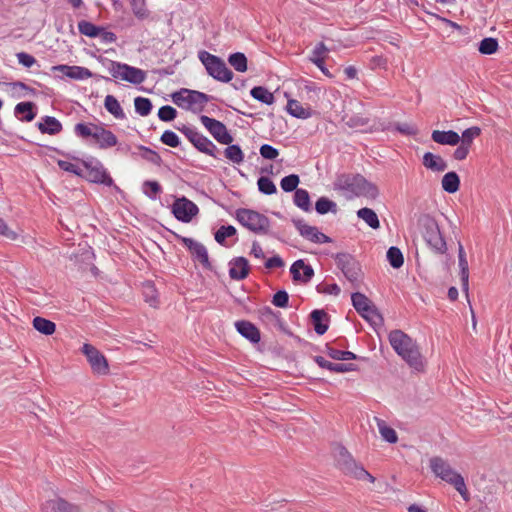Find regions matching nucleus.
Listing matches in <instances>:
<instances>
[{"label":"nucleus","mask_w":512,"mask_h":512,"mask_svg":"<svg viewBox=\"0 0 512 512\" xmlns=\"http://www.w3.org/2000/svg\"><path fill=\"white\" fill-rule=\"evenodd\" d=\"M389 341L395 352L417 372L424 370V359L416 342L401 330H393L389 334Z\"/></svg>","instance_id":"f257e3e1"},{"label":"nucleus","mask_w":512,"mask_h":512,"mask_svg":"<svg viewBox=\"0 0 512 512\" xmlns=\"http://www.w3.org/2000/svg\"><path fill=\"white\" fill-rule=\"evenodd\" d=\"M429 466L436 477L453 485L462 498L465 501H469V493L464 478L451 467L447 460L439 456H434L430 458Z\"/></svg>","instance_id":"f03ea898"},{"label":"nucleus","mask_w":512,"mask_h":512,"mask_svg":"<svg viewBox=\"0 0 512 512\" xmlns=\"http://www.w3.org/2000/svg\"><path fill=\"white\" fill-rule=\"evenodd\" d=\"M172 100L177 106L185 110L200 113L209 101V96L196 90L181 89L172 94Z\"/></svg>","instance_id":"7ed1b4c3"},{"label":"nucleus","mask_w":512,"mask_h":512,"mask_svg":"<svg viewBox=\"0 0 512 512\" xmlns=\"http://www.w3.org/2000/svg\"><path fill=\"white\" fill-rule=\"evenodd\" d=\"M198 57L211 77L221 82H229L232 80L233 73L227 68L221 58L207 51H200Z\"/></svg>","instance_id":"20e7f679"},{"label":"nucleus","mask_w":512,"mask_h":512,"mask_svg":"<svg viewBox=\"0 0 512 512\" xmlns=\"http://www.w3.org/2000/svg\"><path fill=\"white\" fill-rule=\"evenodd\" d=\"M236 219L241 225L258 234L267 233L270 227L269 219L265 215L250 209H238Z\"/></svg>","instance_id":"39448f33"},{"label":"nucleus","mask_w":512,"mask_h":512,"mask_svg":"<svg viewBox=\"0 0 512 512\" xmlns=\"http://www.w3.org/2000/svg\"><path fill=\"white\" fill-rule=\"evenodd\" d=\"M107 69L112 77L131 84H141L146 79V72L144 70L125 63L110 61Z\"/></svg>","instance_id":"423d86ee"},{"label":"nucleus","mask_w":512,"mask_h":512,"mask_svg":"<svg viewBox=\"0 0 512 512\" xmlns=\"http://www.w3.org/2000/svg\"><path fill=\"white\" fill-rule=\"evenodd\" d=\"M81 352L86 356L93 373L98 375H107L109 373L108 361L96 347L85 343L81 348Z\"/></svg>","instance_id":"0eeeda50"},{"label":"nucleus","mask_w":512,"mask_h":512,"mask_svg":"<svg viewBox=\"0 0 512 512\" xmlns=\"http://www.w3.org/2000/svg\"><path fill=\"white\" fill-rule=\"evenodd\" d=\"M423 237L426 243L437 253H445L447 247L438 224L433 219H426L424 222Z\"/></svg>","instance_id":"6e6552de"},{"label":"nucleus","mask_w":512,"mask_h":512,"mask_svg":"<svg viewBox=\"0 0 512 512\" xmlns=\"http://www.w3.org/2000/svg\"><path fill=\"white\" fill-rule=\"evenodd\" d=\"M83 163V171L85 178L94 183H101L106 185L112 184L111 177L107 174L103 165L96 159L90 158Z\"/></svg>","instance_id":"1a4fd4ad"},{"label":"nucleus","mask_w":512,"mask_h":512,"mask_svg":"<svg viewBox=\"0 0 512 512\" xmlns=\"http://www.w3.org/2000/svg\"><path fill=\"white\" fill-rule=\"evenodd\" d=\"M200 121L216 141L225 145L232 143L233 137L222 122L205 115L200 117Z\"/></svg>","instance_id":"9d476101"},{"label":"nucleus","mask_w":512,"mask_h":512,"mask_svg":"<svg viewBox=\"0 0 512 512\" xmlns=\"http://www.w3.org/2000/svg\"><path fill=\"white\" fill-rule=\"evenodd\" d=\"M331 454L334 461V466L344 474L352 472V456L348 448L340 442H333L331 444Z\"/></svg>","instance_id":"9b49d317"},{"label":"nucleus","mask_w":512,"mask_h":512,"mask_svg":"<svg viewBox=\"0 0 512 512\" xmlns=\"http://www.w3.org/2000/svg\"><path fill=\"white\" fill-rule=\"evenodd\" d=\"M181 131L200 152H203L214 158L217 157L215 154L217 147L206 136L200 134L194 128L190 127H184L183 129H181Z\"/></svg>","instance_id":"f8f14e48"},{"label":"nucleus","mask_w":512,"mask_h":512,"mask_svg":"<svg viewBox=\"0 0 512 512\" xmlns=\"http://www.w3.org/2000/svg\"><path fill=\"white\" fill-rule=\"evenodd\" d=\"M172 212L177 220L188 223L198 214L199 209L195 203L183 197L175 200Z\"/></svg>","instance_id":"ddd939ff"},{"label":"nucleus","mask_w":512,"mask_h":512,"mask_svg":"<svg viewBox=\"0 0 512 512\" xmlns=\"http://www.w3.org/2000/svg\"><path fill=\"white\" fill-rule=\"evenodd\" d=\"M354 309H356L365 320L381 318V315L372 302L361 293H354Z\"/></svg>","instance_id":"4468645a"},{"label":"nucleus","mask_w":512,"mask_h":512,"mask_svg":"<svg viewBox=\"0 0 512 512\" xmlns=\"http://www.w3.org/2000/svg\"><path fill=\"white\" fill-rule=\"evenodd\" d=\"M181 241L189 249L195 261L201 263L205 268L211 267L208 251L202 243L188 237H182Z\"/></svg>","instance_id":"2eb2a0df"},{"label":"nucleus","mask_w":512,"mask_h":512,"mask_svg":"<svg viewBox=\"0 0 512 512\" xmlns=\"http://www.w3.org/2000/svg\"><path fill=\"white\" fill-rule=\"evenodd\" d=\"M378 195L379 190L375 184L369 182L361 175L354 176V196L375 200Z\"/></svg>","instance_id":"dca6fc26"},{"label":"nucleus","mask_w":512,"mask_h":512,"mask_svg":"<svg viewBox=\"0 0 512 512\" xmlns=\"http://www.w3.org/2000/svg\"><path fill=\"white\" fill-rule=\"evenodd\" d=\"M293 223L300 235L314 243H327L330 241L329 237L320 232L316 227L306 224L303 220H293Z\"/></svg>","instance_id":"f3484780"},{"label":"nucleus","mask_w":512,"mask_h":512,"mask_svg":"<svg viewBox=\"0 0 512 512\" xmlns=\"http://www.w3.org/2000/svg\"><path fill=\"white\" fill-rule=\"evenodd\" d=\"M42 512H79V507L62 498H55L42 505Z\"/></svg>","instance_id":"a211bd4d"},{"label":"nucleus","mask_w":512,"mask_h":512,"mask_svg":"<svg viewBox=\"0 0 512 512\" xmlns=\"http://www.w3.org/2000/svg\"><path fill=\"white\" fill-rule=\"evenodd\" d=\"M290 272L295 281L304 283L309 282L314 275L313 268L306 265L303 260L295 261L290 267Z\"/></svg>","instance_id":"6ab92c4d"},{"label":"nucleus","mask_w":512,"mask_h":512,"mask_svg":"<svg viewBox=\"0 0 512 512\" xmlns=\"http://www.w3.org/2000/svg\"><path fill=\"white\" fill-rule=\"evenodd\" d=\"M229 275L234 280H242L247 277L249 272L248 260L244 257H237L229 263Z\"/></svg>","instance_id":"aec40b11"},{"label":"nucleus","mask_w":512,"mask_h":512,"mask_svg":"<svg viewBox=\"0 0 512 512\" xmlns=\"http://www.w3.org/2000/svg\"><path fill=\"white\" fill-rule=\"evenodd\" d=\"M237 331L251 343H258L261 339L259 329L252 322H235Z\"/></svg>","instance_id":"412c9836"},{"label":"nucleus","mask_w":512,"mask_h":512,"mask_svg":"<svg viewBox=\"0 0 512 512\" xmlns=\"http://www.w3.org/2000/svg\"><path fill=\"white\" fill-rule=\"evenodd\" d=\"M93 139H95L101 149H107L117 144V137L111 131L101 126L97 127Z\"/></svg>","instance_id":"4be33fe9"},{"label":"nucleus","mask_w":512,"mask_h":512,"mask_svg":"<svg viewBox=\"0 0 512 512\" xmlns=\"http://www.w3.org/2000/svg\"><path fill=\"white\" fill-rule=\"evenodd\" d=\"M53 70L60 71L72 79H87L91 76V72L87 68L79 66L58 65L54 66Z\"/></svg>","instance_id":"5701e85b"},{"label":"nucleus","mask_w":512,"mask_h":512,"mask_svg":"<svg viewBox=\"0 0 512 512\" xmlns=\"http://www.w3.org/2000/svg\"><path fill=\"white\" fill-rule=\"evenodd\" d=\"M431 138L434 142L441 145H450L455 146L460 142V136L455 131H440L434 130L432 132Z\"/></svg>","instance_id":"b1692460"},{"label":"nucleus","mask_w":512,"mask_h":512,"mask_svg":"<svg viewBox=\"0 0 512 512\" xmlns=\"http://www.w3.org/2000/svg\"><path fill=\"white\" fill-rule=\"evenodd\" d=\"M458 265L460 268V279H461L462 289L465 292H467L468 287H469V267H468V261L466 258V253L461 244H459V247H458Z\"/></svg>","instance_id":"393cba45"},{"label":"nucleus","mask_w":512,"mask_h":512,"mask_svg":"<svg viewBox=\"0 0 512 512\" xmlns=\"http://www.w3.org/2000/svg\"><path fill=\"white\" fill-rule=\"evenodd\" d=\"M286 109L290 115L299 119H308L312 115V109L309 106H304L294 99L288 100Z\"/></svg>","instance_id":"a878e982"},{"label":"nucleus","mask_w":512,"mask_h":512,"mask_svg":"<svg viewBox=\"0 0 512 512\" xmlns=\"http://www.w3.org/2000/svg\"><path fill=\"white\" fill-rule=\"evenodd\" d=\"M423 165L434 172H443L447 168L445 160L431 152H427L423 155Z\"/></svg>","instance_id":"bb28decb"},{"label":"nucleus","mask_w":512,"mask_h":512,"mask_svg":"<svg viewBox=\"0 0 512 512\" xmlns=\"http://www.w3.org/2000/svg\"><path fill=\"white\" fill-rule=\"evenodd\" d=\"M328 49L323 43H318L312 50L309 57L310 61L313 62L322 72L326 73L324 66V60L328 55Z\"/></svg>","instance_id":"cd10ccee"},{"label":"nucleus","mask_w":512,"mask_h":512,"mask_svg":"<svg viewBox=\"0 0 512 512\" xmlns=\"http://www.w3.org/2000/svg\"><path fill=\"white\" fill-rule=\"evenodd\" d=\"M38 129L42 133L55 135L62 130V125L55 117L45 116L42 121L38 123Z\"/></svg>","instance_id":"c85d7f7f"},{"label":"nucleus","mask_w":512,"mask_h":512,"mask_svg":"<svg viewBox=\"0 0 512 512\" xmlns=\"http://www.w3.org/2000/svg\"><path fill=\"white\" fill-rule=\"evenodd\" d=\"M357 217L363 220L370 228H380V221L376 212L370 208H361L357 211Z\"/></svg>","instance_id":"c756f323"},{"label":"nucleus","mask_w":512,"mask_h":512,"mask_svg":"<svg viewBox=\"0 0 512 512\" xmlns=\"http://www.w3.org/2000/svg\"><path fill=\"white\" fill-rule=\"evenodd\" d=\"M34 107L35 104L32 102H20L15 106V115H23L20 117V120L31 122L36 116V113L33 111Z\"/></svg>","instance_id":"7c9ffc66"},{"label":"nucleus","mask_w":512,"mask_h":512,"mask_svg":"<svg viewBox=\"0 0 512 512\" xmlns=\"http://www.w3.org/2000/svg\"><path fill=\"white\" fill-rule=\"evenodd\" d=\"M105 109L117 119H124L125 113L119 101L113 95H107L104 100Z\"/></svg>","instance_id":"2f4dec72"},{"label":"nucleus","mask_w":512,"mask_h":512,"mask_svg":"<svg viewBox=\"0 0 512 512\" xmlns=\"http://www.w3.org/2000/svg\"><path fill=\"white\" fill-rule=\"evenodd\" d=\"M336 265L343 272L344 276L348 279H352V257L347 253H339L336 255Z\"/></svg>","instance_id":"473e14b6"},{"label":"nucleus","mask_w":512,"mask_h":512,"mask_svg":"<svg viewBox=\"0 0 512 512\" xmlns=\"http://www.w3.org/2000/svg\"><path fill=\"white\" fill-rule=\"evenodd\" d=\"M442 188L448 193H455L460 186L459 176L455 172H448L442 178Z\"/></svg>","instance_id":"72a5a7b5"},{"label":"nucleus","mask_w":512,"mask_h":512,"mask_svg":"<svg viewBox=\"0 0 512 512\" xmlns=\"http://www.w3.org/2000/svg\"><path fill=\"white\" fill-rule=\"evenodd\" d=\"M294 204L305 212L311 210L310 196L305 189H296L294 194Z\"/></svg>","instance_id":"f704fd0d"},{"label":"nucleus","mask_w":512,"mask_h":512,"mask_svg":"<svg viewBox=\"0 0 512 512\" xmlns=\"http://www.w3.org/2000/svg\"><path fill=\"white\" fill-rule=\"evenodd\" d=\"M250 94L254 99L264 104L271 105L274 102L273 94L262 86L252 88Z\"/></svg>","instance_id":"c9c22d12"},{"label":"nucleus","mask_w":512,"mask_h":512,"mask_svg":"<svg viewBox=\"0 0 512 512\" xmlns=\"http://www.w3.org/2000/svg\"><path fill=\"white\" fill-rule=\"evenodd\" d=\"M228 62L238 72H245L247 70V58L243 53L236 52L231 54Z\"/></svg>","instance_id":"e433bc0d"},{"label":"nucleus","mask_w":512,"mask_h":512,"mask_svg":"<svg viewBox=\"0 0 512 512\" xmlns=\"http://www.w3.org/2000/svg\"><path fill=\"white\" fill-rule=\"evenodd\" d=\"M225 157L234 164H240L244 160V154L238 145H230L224 150Z\"/></svg>","instance_id":"4c0bfd02"},{"label":"nucleus","mask_w":512,"mask_h":512,"mask_svg":"<svg viewBox=\"0 0 512 512\" xmlns=\"http://www.w3.org/2000/svg\"><path fill=\"white\" fill-rule=\"evenodd\" d=\"M377 425H378L379 433L385 441H387L389 443L397 442L398 436H397L396 431L393 428L387 426L383 420H378Z\"/></svg>","instance_id":"58836bf2"},{"label":"nucleus","mask_w":512,"mask_h":512,"mask_svg":"<svg viewBox=\"0 0 512 512\" xmlns=\"http://www.w3.org/2000/svg\"><path fill=\"white\" fill-rule=\"evenodd\" d=\"M387 259L390 263V265L398 269L400 268L404 263L403 254L397 247H390L387 251Z\"/></svg>","instance_id":"ea45409f"},{"label":"nucleus","mask_w":512,"mask_h":512,"mask_svg":"<svg viewBox=\"0 0 512 512\" xmlns=\"http://www.w3.org/2000/svg\"><path fill=\"white\" fill-rule=\"evenodd\" d=\"M134 107H135V111L140 116H147L148 114H150V112L152 110V103H151L150 99H148V98L136 97L134 99Z\"/></svg>","instance_id":"a19ab883"},{"label":"nucleus","mask_w":512,"mask_h":512,"mask_svg":"<svg viewBox=\"0 0 512 512\" xmlns=\"http://www.w3.org/2000/svg\"><path fill=\"white\" fill-rule=\"evenodd\" d=\"M143 296L145 301L149 303L150 306L155 307L158 303L157 301V290L152 282H146L143 285Z\"/></svg>","instance_id":"79ce46f5"},{"label":"nucleus","mask_w":512,"mask_h":512,"mask_svg":"<svg viewBox=\"0 0 512 512\" xmlns=\"http://www.w3.org/2000/svg\"><path fill=\"white\" fill-rule=\"evenodd\" d=\"M78 29L81 34L91 38H95L100 34V26H96L85 20L78 23Z\"/></svg>","instance_id":"37998d69"},{"label":"nucleus","mask_w":512,"mask_h":512,"mask_svg":"<svg viewBox=\"0 0 512 512\" xmlns=\"http://www.w3.org/2000/svg\"><path fill=\"white\" fill-rule=\"evenodd\" d=\"M98 125L93 123H78L75 125L74 131L77 136L82 138H88L94 136V133L97 129Z\"/></svg>","instance_id":"c03bdc74"},{"label":"nucleus","mask_w":512,"mask_h":512,"mask_svg":"<svg viewBox=\"0 0 512 512\" xmlns=\"http://www.w3.org/2000/svg\"><path fill=\"white\" fill-rule=\"evenodd\" d=\"M357 127L360 132H370L377 129V123L368 117H354V128Z\"/></svg>","instance_id":"a18cd8bd"},{"label":"nucleus","mask_w":512,"mask_h":512,"mask_svg":"<svg viewBox=\"0 0 512 512\" xmlns=\"http://www.w3.org/2000/svg\"><path fill=\"white\" fill-rule=\"evenodd\" d=\"M498 49V42L495 38H484L479 44V52L485 55L494 54Z\"/></svg>","instance_id":"49530a36"},{"label":"nucleus","mask_w":512,"mask_h":512,"mask_svg":"<svg viewBox=\"0 0 512 512\" xmlns=\"http://www.w3.org/2000/svg\"><path fill=\"white\" fill-rule=\"evenodd\" d=\"M299 182H300V179H299L298 175L290 174L281 179L280 186L283 191L292 192L294 190L296 191Z\"/></svg>","instance_id":"de8ad7c7"},{"label":"nucleus","mask_w":512,"mask_h":512,"mask_svg":"<svg viewBox=\"0 0 512 512\" xmlns=\"http://www.w3.org/2000/svg\"><path fill=\"white\" fill-rule=\"evenodd\" d=\"M143 193L150 199H156L161 192V186L157 181H145L142 186Z\"/></svg>","instance_id":"09e8293b"},{"label":"nucleus","mask_w":512,"mask_h":512,"mask_svg":"<svg viewBox=\"0 0 512 512\" xmlns=\"http://www.w3.org/2000/svg\"><path fill=\"white\" fill-rule=\"evenodd\" d=\"M481 133L479 127H470L463 131L462 136L460 137V141L462 144L471 147L473 140L478 137Z\"/></svg>","instance_id":"8fccbe9b"},{"label":"nucleus","mask_w":512,"mask_h":512,"mask_svg":"<svg viewBox=\"0 0 512 512\" xmlns=\"http://www.w3.org/2000/svg\"><path fill=\"white\" fill-rule=\"evenodd\" d=\"M257 185L259 191L266 195H272L277 191L275 184L268 177H260Z\"/></svg>","instance_id":"3c124183"},{"label":"nucleus","mask_w":512,"mask_h":512,"mask_svg":"<svg viewBox=\"0 0 512 512\" xmlns=\"http://www.w3.org/2000/svg\"><path fill=\"white\" fill-rule=\"evenodd\" d=\"M336 203L326 197H321L317 200L315 209L319 214H326L329 211H335Z\"/></svg>","instance_id":"603ef678"},{"label":"nucleus","mask_w":512,"mask_h":512,"mask_svg":"<svg viewBox=\"0 0 512 512\" xmlns=\"http://www.w3.org/2000/svg\"><path fill=\"white\" fill-rule=\"evenodd\" d=\"M236 234L235 227L228 225V226H221L217 232L215 233V240L219 244H223L225 239L228 237H231Z\"/></svg>","instance_id":"864d4df0"},{"label":"nucleus","mask_w":512,"mask_h":512,"mask_svg":"<svg viewBox=\"0 0 512 512\" xmlns=\"http://www.w3.org/2000/svg\"><path fill=\"white\" fill-rule=\"evenodd\" d=\"M354 479L367 481L371 484L375 483V477L364 469L362 465L354 464Z\"/></svg>","instance_id":"5fc2aeb1"},{"label":"nucleus","mask_w":512,"mask_h":512,"mask_svg":"<svg viewBox=\"0 0 512 512\" xmlns=\"http://www.w3.org/2000/svg\"><path fill=\"white\" fill-rule=\"evenodd\" d=\"M134 15L138 18L147 16V9L144 0H129Z\"/></svg>","instance_id":"6e6d98bb"},{"label":"nucleus","mask_w":512,"mask_h":512,"mask_svg":"<svg viewBox=\"0 0 512 512\" xmlns=\"http://www.w3.org/2000/svg\"><path fill=\"white\" fill-rule=\"evenodd\" d=\"M176 115V109L169 105L162 106L158 111L159 119L165 122L174 120L176 118Z\"/></svg>","instance_id":"4d7b16f0"},{"label":"nucleus","mask_w":512,"mask_h":512,"mask_svg":"<svg viewBox=\"0 0 512 512\" xmlns=\"http://www.w3.org/2000/svg\"><path fill=\"white\" fill-rule=\"evenodd\" d=\"M160 140L165 145H167L169 147H173V148L178 147L180 144V140H179V137L177 136V134L170 130L164 131Z\"/></svg>","instance_id":"13d9d810"},{"label":"nucleus","mask_w":512,"mask_h":512,"mask_svg":"<svg viewBox=\"0 0 512 512\" xmlns=\"http://www.w3.org/2000/svg\"><path fill=\"white\" fill-rule=\"evenodd\" d=\"M139 150L141 151V157L153 164H159L161 161V157L159 154L148 147L140 146Z\"/></svg>","instance_id":"bf43d9fd"},{"label":"nucleus","mask_w":512,"mask_h":512,"mask_svg":"<svg viewBox=\"0 0 512 512\" xmlns=\"http://www.w3.org/2000/svg\"><path fill=\"white\" fill-rule=\"evenodd\" d=\"M33 327L44 335H51L55 332V322H32Z\"/></svg>","instance_id":"052dcab7"},{"label":"nucleus","mask_w":512,"mask_h":512,"mask_svg":"<svg viewBox=\"0 0 512 512\" xmlns=\"http://www.w3.org/2000/svg\"><path fill=\"white\" fill-rule=\"evenodd\" d=\"M57 163H58V166L64 171H67V172H70V173H73V174L79 175V176H82L84 174V171L82 168H80L76 164H73L69 161L59 160Z\"/></svg>","instance_id":"680f3d73"},{"label":"nucleus","mask_w":512,"mask_h":512,"mask_svg":"<svg viewBox=\"0 0 512 512\" xmlns=\"http://www.w3.org/2000/svg\"><path fill=\"white\" fill-rule=\"evenodd\" d=\"M0 236L12 241L17 240L19 237V235L13 231L2 218H0Z\"/></svg>","instance_id":"e2e57ef3"},{"label":"nucleus","mask_w":512,"mask_h":512,"mask_svg":"<svg viewBox=\"0 0 512 512\" xmlns=\"http://www.w3.org/2000/svg\"><path fill=\"white\" fill-rule=\"evenodd\" d=\"M260 155L269 160L276 159L279 155V151L269 144H263L260 147Z\"/></svg>","instance_id":"0e129e2a"},{"label":"nucleus","mask_w":512,"mask_h":512,"mask_svg":"<svg viewBox=\"0 0 512 512\" xmlns=\"http://www.w3.org/2000/svg\"><path fill=\"white\" fill-rule=\"evenodd\" d=\"M18 62L24 67L30 68L36 63V59L25 52H20L17 55Z\"/></svg>","instance_id":"69168bd1"},{"label":"nucleus","mask_w":512,"mask_h":512,"mask_svg":"<svg viewBox=\"0 0 512 512\" xmlns=\"http://www.w3.org/2000/svg\"><path fill=\"white\" fill-rule=\"evenodd\" d=\"M289 296L286 291H278L274 296L272 303L277 307H285L288 303Z\"/></svg>","instance_id":"338daca9"},{"label":"nucleus","mask_w":512,"mask_h":512,"mask_svg":"<svg viewBox=\"0 0 512 512\" xmlns=\"http://www.w3.org/2000/svg\"><path fill=\"white\" fill-rule=\"evenodd\" d=\"M396 129L404 135H415L417 133V128L410 123H398Z\"/></svg>","instance_id":"774afa93"}]
</instances>
